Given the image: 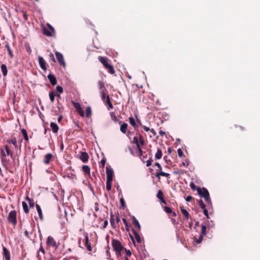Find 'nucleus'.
<instances>
[{
  "mask_svg": "<svg viewBox=\"0 0 260 260\" xmlns=\"http://www.w3.org/2000/svg\"><path fill=\"white\" fill-rule=\"evenodd\" d=\"M38 60L41 68L44 71H46L47 68L46 66V62L44 60L43 57L42 56H39L38 58Z\"/></svg>",
  "mask_w": 260,
  "mask_h": 260,
  "instance_id": "nucleus-11",
  "label": "nucleus"
},
{
  "mask_svg": "<svg viewBox=\"0 0 260 260\" xmlns=\"http://www.w3.org/2000/svg\"><path fill=\"white\" fill-rule=\"evenodd\" d=\"M21 12L23 13V15L24 19L25 20H27L28 18H27V16L26 12L24 11H21Z\"/></svg>",
  "mask_w": 260,
  "mask_h": 260,
  "instance_id": "nucleus-58",
  "label": "nucleus"
},
{
  "mask_svg": "<svg viewBox=\"0 0 260 260\" xmlns=\"http://www.w3.org/2000/svg\"><path fill=\"white\" fill-rule=\"evenodd\" d=\"M203 213L207 218H209L208 210L205 208L203 209Z\"/></svg>",
  "mask_w": 260,
  "mask_h": 260,
  "instance_id": "nucleus-57",
  "label": "nucleus"
},
{
  "mask_svg": "<svg viewBox=\"0 0 260 260\" xmlns=\"http://www.w3.org/2000/svg\"><path fill=\"white\" fill-rule=\"evenodd\" d=\"M164 209L165 212L167 213H171L172 212L171 209L169 207L165 206Z\"/></svg>",
  "mask_w": 260,
  "mask_h": 260,
  "instance_id": "nucleus-51",
  "label": "nucleus"
},
{
  "mask_svg": "<svg viewBox=\"0 0 260 260\" xmlns=\"http://www.w3.org/2000/svg\"><path fill=\"white\" fill-rule=\"evenodd\" d=\"M78 114L81 116L84 117V113L83 111V110H81V111H79Z\"/></svg>",
  "mask_w": 260,
  "mask_h": 260,
  "instance_id": "nucleus-62",
  "label": "nucleus"
},
{
  "mask_svg": "<svg viewBox=\"0 0 260 260\" xmlns=\"http://www.w3.org/2000/svg\"><path fill=\"white\" fill-rule=\"evenodd\" d=\"M3 254L6 259V260H10V254L9 251L8 250L7 248L3 246Z\"/></svg>",
  "mask_w": 260,
  "mask_h": 260,
  "instance_id": "nucleus-17",
  "label": "nucleus"
},
{
  "mask_svg": "<svg viewBox=\"0 0 260 260\" xmlns=\"http://www.w3.org/2000/svg\"><path fill=\"white\" fill-rule=\"evenodd\" d=\"M49 57H50V59L53 62H56L55 59L54 58V55L53 53H51L49 54Z\"/></svg>",
  "mask_w": 260,
  "mask_h": 260,
  "instance_id": "nucleus-56",
  "label": "nucleus"
},
{
  "mask_svg": "<svg viewBox=\"0 0 260 260\" xmlns=\"http://www.w3.org/2000/svg\"><path fill=\"white\" fill-rule=\"evenodd\" d=\"M120 209H124L126 207V204L125 203L124 200L123 198H121L120 199Z\"/></svg>",
  "mask_w": 260,
  "mask_h": 260,
  "instance_id": "nucleus-39",
  "label": "nucleus"
},
{
  "mask_svg": "<svg viewBox=\"0 0 260 260\" xmlns=\"http://www.w3.org/2000/svg\"><path fill=\"white\" fill-rule=\"evenodd\" d=\"M49 98L52 103L54 102V95L53 92H49Z\"/></svg>",
  "mask_w": 260,
  "mask_h": 260,
  "instance_id": "nucleus-48",
  "label": "nucleus"
},
{
  "mask_svg": "<svg viewBox=\"0 0 260 260\" xmlns=\"http://www.w3.org/2000/svg\"><path fill=\"white\" fill-rule=\"evenodd\" d=\"M190 187L193 190H197L198 191V189L200 187H197L196 184L193 182H191L190 183Z\"/></svg>",
  "mask_w": 260,
  "mask_h": 260,
  "instance_id": "nucleus-45",
  "label": "nucleus"
},
{
  "mask_svg": "<svg viewBox=\"0 0 260 260\" xmlns=\"http://www.w3.org/2000/svg\"><path fill=\"white\" fill-rule=\"evenodd\" d=\"M52 158V154L48 153V154H46L44 156V162L46 165L49 164L50 163V160H51Z\"/></svg>",
  "mask_w": 260,
  "mask_h": 260,
  "instance_id": "nucleus-19",
  "label": "nucleus"
},
{
  "mask_svg": "<svg viewBox=\"0 0 260 260\" xmlns=\"http://www.w3.org/2000/svg\"><path fill=\"white\" fill-rule=\"evenodd\" d=\"M8 220L13 225H15L17 223L16 212L15 210L11 211L8 215Z\"/></svg>",
  "mask_w": 260,
  "mask_h": 260,
  "instance_id": "nucleus-3",
  "label": "nucleus"
},
{
  "mask_svg": "<svg viewBox=\"0 0 260 260\" xmlns=\"http://www.w3.org/2000/svg\"><path fill=\"white\" fill-rule=\"evenodd\" d=\"M98 85L100 91H104L107 90L103 82L101 81H99L98 82Z\"/></svg>",
  "mask_w": 260,
  "mask_h": 260,
  "instance_id": "nucleus-28",
  "label": "nucleus"
},
{
  "mask_svg": "<svg viewBox=\"0 0 260 260\" xmlns=\"http://www.w3.org/2000/svg\"><path fill=\"white\" fill-rule=\"evenodd\" d=\"M98 60L103 64L104 66L108 62V59L106 57L100 56L98 57Z\"/></svg>",
  "mask_w": 260,
  "mask_h": 260,
  "instance_id": "nucleus-24",
  "label": "nucleus"
},
{
  "mask_svg": "<svg viewBox=\"0 0 260 260\" xmlns=\"http://www.w3.org/2000/svg\"><path fill=\"white\" fill-rule=\"evenodd\" d=\"M80 159L83 162H86L88 161L89 159V156L86 152H81Z\"/></svg>",
  "mask_w": 260,
  "mask_h": 260,
  "instance_id": "nucleus-12",
  "label": "nucleus"
},
{
  "mask_svg": "<svg viewBox=\"0 0 260 260\" xmlns=\"http://www.w3.org/2000/svg\"><path fill=\"white\" fill-rule=\"evenodd\" d=\"M46 243L48 245L53 248L57 247V244L54 238L51 236H48L47 239Z\"/></svg>",
  "mask_w": 260,
  "mask_h": 260,
  "instance_id": "nucleus-7",
  "label": "nucleus"
},
{
  "mask_svg": "<svg viewBox=\"0 0 260 260\" xmlns=\"http://www.w3.org/2000/svg\"><path fill=\"white\" fill-rule=\"evenodd\" d=\"M47 26L49 28H44V34L47 36L51 37L55 33V30L54 28L50 24H47Z\"/></svg>",
  "mask_w": 260,
  "mask_h": 260,
  "instance_id": "nucleus-4",
  "label": "nucleus"
},
{
  "mask_svg": "<svg viewBox=\"0 0 260 260\" xmlns=\"http://www.w3.org/2000/svg\"><path fill=\"white\" fill-rule=\"evenodd\" d=\"M122 221L123 224V225H122V229L123 231H126V232H129V223L128 220L126 217L122 218Z\"/></svg>",
  "mask_w": 260,
  "mask_h": 260,
  "instance_id": "nucleus-8",
  "label": "nucleus"
},
{
  "mask_svg": "<svg viewBox=\"0 0 260 260\" xmlns=\"http://www.w3.org/2000/svg\"><path fill=\"white\" fill-rule=\"evenodd\" d=\"M142 127L146 132L149 131L150 130L148 127L145 125L142 126Z\"/></svg>",
  "mask_w": 260,
  "mask_h": 260,
  "instance_id": "nucleus-63",
  "label": "nucleus"
},
{
  "mask_svg": "<svg viewBox=\"0 0 260 260\" xmlns=\"http://www.w3.org/2000/svg\"><path fill=\"white\" fill-rule=\"evenodd\" d=\"M1 71L3 73V74L4 76H6L8 74V70L7 68V66L5 64H2L1 65Z\"/></svg>",
  "mask_w": 260,
  "mask_h": 260,
  "instance_id": "nucleus-29",
  "label": "nucleus"
},
{
  "mask_svg": "<svg viewBox=\"0 0 260 260\" xmlns=\"http://www.w3.org/2000/svg\"><path fill=\"white\" fill-rule=\"evenodd\" d=\"M56 90L59 93H62L63 92V88L60 86H57L56 87Z\"/></svg>",
  "mask_w": 260,
  "mask_h": 260,
  "instance_id": "nucleus-50",
  "label": "nucleus"
},
{
  "mask_svg": "<svg viewBox=\"0 0 260 260\" xmlns=\"http://www.w3.org/2000/svg\"><path fill=\"white\" fill-rule=\"evenodd\" d=\"M110 116H111V119L113 121H117L118 120L114 112H111L110 113Z\"/></svg>",
  "mask_w": 260,
  "mask_h": 260,
  "instance_id": "nucleus-47",
  "label": "nucleus"
},
{
  "mask_svg": "<svg viewBox=\"0 0 260 260\" xmlns=\"http://www.w3.org/2000/svg\"><path fill=\"white\" fill-rule=\"evenodd\" d=\"M156 197L161 203L166 204V202L164 198V193L161 190L158 191Z\"/></svg>",
  "mask_w": 260,
  "mask_h": 260,
  "instance_id": "nucleus-15",
  "label": "nucleus"
},
{
  "mask_svg": "<svg viewBox=\"0 0 260 260\" xmlns=\"http://www.w3.org/2000/svg\"><path fill=\"white\" fill-rule=\"evenodd\" d=\"M198 193L201 197L204 198V197H206L207 195H208L209 193L208 190L206 188L203 187L202 188H198Z\"/></svg>",
  "mask_w": 260,
  "mask_h": 260,
  "instance_id": "nucleus-10",
  "label": "nucleus"
},
{
  "mask_svg": "<svg viewBox=\"0 0 260 260\" xmlns=\"http://www.w3.org/2000/svg\"><path fill=\"white\" fill-rule=\"evenodd\" d=\"M183 171L181 170H178L177 171H173V174L175 175L183 174Z\"/></svg>",
  "mask_w": 260,
  "mask_h": 260,
  "instance_id": "nucleus-52",
  "label": "nucleus"
},
{
  "mask_svg": "<svg viewBox=\"0 0 260 260\" xmlns=\"http://www.w3.org/2000/svg\"><path fill=\"white\" fill-rule=\"evenodd\" d=\"M132 230L135 235V238L137 242L139 243H141L142 242L141 238L140 235H139L138 232L136 230L133 229H132Z\"/></svg>",
  "mask_w": 260,
  "mask_h": 260,
  "instance_id": "nucleus-21",
  "label": "nucleus"
},
{
  "mask_svg": "<svg viewBox=\"0 0 260 260\" xmlns=\"http://www.w3.org/2000/svg\"><path fill=\"white\" fill-rule=\"evenodd\" d=\"M112 245L117 255H120L121 253L124 251L127 255L130 256V250H127L124 248L118 240L113 239L112 241Z\"/></svg>",
  "mask_w": 260,
  "mask_h": 260,
  "instance_id": "nucleus-2",
  "label": "nucleus"
},
{
  "mask_svg": "<svg viewBox=\"0 0 260 260\" xmlns=\"http://www.w3.org/2000/svg\"><path fill=\"white\" fill-rule=\"evenodd\" d=\"M189 164L187 161L186 162H182L180 165V167L185 166L187 167L188 166Z\"/></svg>",
  "mask_w": 260,
  "mask_h": 260,
  "instance_id": "nucleus-59",
  "label": "nucleus"
},
{
  "mask_svg": "<svg viewBox=\"0 0 260 260\" xmlns=\"http://www.w3.org/2000/svg\"><path fill=\"white\" fill-rule=\"evenodd\" d=\"M4 148L6 151V154L5 153L4 150L3 149H1V152L2 157H3V156L6 157L7 155L10 156L11 157H12L13 153L9 149V146L7 145H5ZM2 159H3V158H2Z\"/></svg>",
  "mask_w": 260,
  "mask_h": 260,
  "instance_id": "nucleus-6",
  "label": "nucleus"
},
{
  "mask_svg": "<svg viewBox=\"0 0 260 260\" xmlns=\"http://www.w3.org/2000/svg\"><path fill=\"white\" fill-rule=\"evenodd\" d=\"M153 161V160L152 159V158H149L147 161H146V166L147 167H149L152 164V162Z\"/></svg>",
  "mask_w": 260,
  "mask_h": 260,
  "instance_id": "nucleus-55",
  "label": "nucleus"
},
{
  "mask_svg": "<svg viewBox=\"0 0 260 260\" xmlns=\"http://www.w3.org/2000/svg\"><path fill=\"white\" fill-rule=\"evenodd\" d=\"M48 79H49L50 82L52 85H55L57 83V80L56 77L54 75L52 74H49L48 75Z\"/></svg>",
  "mask_w": 260,
  "mask_h": 260,
  "instance_id": "nucleus-16",
  "label": "nucleus"
},
{
  "mask_svg": "<svg viewBox=\"0 0 260 260\" xmlns=\"http://www.w3.org/2000/svg\"><path fill=\"white\" fill-rule=\"evenodd\" d=\"M106 159L104 158H103L101 161V164L102 165V168H104L105 165V164H106Z\"/></svg>",
  "mask_w": 260,
  "mask_h": 260,
  "instance_id": "nucleus-60",
  "label": "nucleus"
},
{
  "mask_svg": "<svg viewBox=\"0 0 260 260\" xmlns=\"http://www.w3.org/2000/svg\"><path fill=\"white\" fill-rule=\"evenodd\" d=\"M177 152H178V156L179 157H182L183 156V152L180 148H179L177 150Z\"/></svg>",
  "mask_w": 260,
  "mask_h": 260,
  "instance_id": "nucleus-54",
  "label": "nucleus"
},
{
  "mask_svg": "<svg viewBox=\"0 0 260 260\" xmlns=\"http://www.w3.org/2000/svg\"><path fill=\"white\" fill-rule=\"evenodd\" d=\"M135 116L136 118V121H135V119L131 117V125L135 127L136 126H138L141 124V120L138 118L137 115L135 114Z\"/></svg>",
  "mask_w": 260,
  "mask_h": 260,
  "instance_id": "nucleus-13",
  "label": "nucleus"
},
{
  "mask_svg": "<svg viewBox=\"0 0 260 260\" xmlns=\"http://www.w3.org/2000/svg\"><path fill=\"white\" fill-rule=\"evenodd\" d=\"M82 170L83 172L87 175H89L90 173V167L88 166L87 165H83L82 166Z\"/></svg>",
  "mask_w": 260,
  "mask_h": 260,
  "instance_id": "nucleus-25",
  "label": "nucleus"
},
{
  "mask_svg": "<svg viewBox=\"0 0 260 260\" xmlns=\"http://www.w3.org/2000/svg\"><path fill=\"white\" fill-rule=\"evenodd\" d=\"M198 204L199 205V206L203 209L206 208V205L203 203V201L202 200H199L197 201Z\"/></svg>",
  "mask_w": 260,
  "mask_h": 260,
  "instance_id": "nucleus-42",
  "label": "nucleus"
},
{
  "mask_svg": "<svg viewBox=\"0 0 260 260\" xmlns=\"http://www.w3.org/2000/svg\"><path fill=\"white\" fill-rule=\"evenodd\" d=\"M204 198L208 205H212V202L209 194L208 195H207L206 197H204Z\"/></svg>",
  "mask_w": 260,
  "mask_h": 260,
  "instance_id": "nucleus-40",
  "label": "nucleus"
},
{
  "mask_svg": "<svg viewBox=\"0 0 260 260\" xmlns=\"http://www.w3.org/2000/svg\"><path fill=\"white\" fill-rule=\"evenodd\" d=\"M6 47L7 49V50L9 52V54L10 57L12 58L13 57V54L12 51L8 43H7V44L6 45Z\"/></svg>",
  "mask_w": 260,
  "mask_h": 260,
  "instance_id": "nucleus-41",
  "label": "nucleus"
},
{
  "mask_svg": "<svg viewBox=\"0 0 260 260\" xmlns=\"http://www.w3.org/2000/svg\"><path fill=\"white\" fill-rule=\"evenodd\" d=\"M162 152L160 149H157V152L155 153V157L156 159H160L162 157Z\"/></svg>",
  "mask_w": 260,
  "mask_h": 260,
  "instance_id": "nucleus-34",
  "label": "nucleus"
},
{
  "mask_svg": "<svg viewBox=\"0 0 260 260\" xmlns=\"http://www.w3.org/2000/svg\"><path fill=\"white\" fill-rule=\"evenodd\" d=\"M21 133H22V135L24 137V138L25 140L26 141H28V137L27 131L25 129H22L21 130Z\"/></svg>",
  "mask_w": 260,
  "mask_h": 260,
  "instance_id": "nucleus-37",
  "label": "nucleus"
},
{
  "mask_svg": "<svg viewBox=\"0 0 260 260\" xmlns=\"http://www.w3.org/2000/svg\"><path fill=\"white\" fill-rule=\"evenodd\" d=\"M203 237L204 236L201 234L199 239L196 240V242L199 244L201 243L203 240Z\"/></svg>",
  "mask_w": 260,
  "mask_h": 260,
  "instance_id": "nucleus-53",
  "label": "nucleus"
},
{
  "mask_svg": "<svg viewBox=\"0 0 260 260\" xmlns=\"http://www.w3.org/2000/svg\"><path fill=\"white\" fill-rule=\"evenodd\" d=\"M25 200L28 202L29 206L30 208H33L35 206V202L32 199H30L27 196L25 197Z\"/></svg>",
  "mask_w": 260,
  "mask_h": 260,
  "instance_id": "nucleus-31",
  "label": "nucleus"
},
{
  "mask_svg": "<svg viewBox=\"0 0 260 260\" xmlns=\"http://www.w3.org/2000/svg\"><path fill=\"white\" fill-rule=\"evenodd\" d=\"M22 205L24 213L27 214L29 212V209L27 203L25 202H22Z\"/></svg>",
  "mask_w": 260,
  "mask_h": 260,
  "instance_id": "nucleus-32",
  "label": "nucleus"
},
{
  "mask_svg": "<svg viewBox=\"0 0 260 260\" xmlns=\"http://www.w3.org/2000/svg\"><path fill=\"white\" fill-rule=\"evenodd\" d=\"M180 210L182 214L185 218L186 219H188L190 215L188 211L186 209H184L183 207H181Z\"/></svg>",
  "mask_w": 260,
  "mask_h": 260,
  "instance_id": "nucleus-22",
  "label": "nucleus"
},
{
  "mask_svg": "<svg viewBox=\"0 0 260 260\" xmlns=\"http://www.w3.org/2000/svg\"><path fill=\"white\" fill-rule=\"evenodd\" d=\"M154 166L157 167V168L156 169V171H157V172H160L161 171L162 168L161 167V165L158 162L155 163Z\"/></svg>",
  "mask_w": 260,
  "mask_h": 260,
  "instance_id": "nucleus-46",
  "label": "nucleus"
},
{
  "mask_svg": "<svg viewBox=\"0 0 260 260\" xmlns=\"http://www.w3.org/2000/svg\"><path fill=\"white\" fill-rule=\"evenodd\" d=\"M132 144L136 145V153L137 155L141 157L142 155V146L144 144V140L143 138V136L140 134H137L136 136H135L132 141Z\"/></svg>",
  "mask_w": 260,
  "mask_h": 260,
  "instance_id": "nucleus-1",
  "label": "nucleus"
},
{
  "mask_svg": "<svg viewBox=\"0 0 260 260\" xmlns=\"http://www.w3.org/2000/svg\"><path fill=\"white\" fill-rule=\"evenodd\" d=\"M193 199L192 197V196H187V197H186L185 198V200L186 202H190L191 201V200Z\"/></svg>",
  "mask_w": 260,
  "mask_h": 260,
  "instance_id": "nucleus-61",
  "label": "nucleus"
},
{
  "mask_svg": "<svg viewBox=\"0 0 260 260\" xmlns=\"http://www.w3.org/2000/svg\"><path fill=\"white\" fill-rule=\"evenodd\" d=\"M91 115V109L90 107H87L86 109V116L89 117Z\"/></svg>",
  "mask_w": 260,
  "mask_h": 260,
  "instance_id": "nucleus-43",
  "label": "nucleus"
},
{
  "mask_svg": "<svg viewBox=\"0 0 260 260\" xmlns=\"http://www.w3.org/2000/svg\"><path fill=\"white\" fill-rule=\"evenodd\" d=\"M7 142L13 144L15 146V147H17V141L15 138L9 139L7 140Z\"/></svg>",
  "mask_w": 260,
  "mask_h": 260,
  "instance_id": "nucleus-35",
  "label": "nucleus"
},
{
  "mask_svg": "<svg viewBox=\"0 0 260 260\" xmlns=\"http://www.w3.org/2000/svg\"><path fill=\"white\" fill-rule=\"evenodd\" d=\"M55 55H56V58L58 62H59V64L60 66L64 67L66 66V62L64 60V58H63V55L61 53H60L58 51H56Z\"/></svg>",
  "mask_w": 260,
  "mask_h": 260,
  "instance_id": "nucleus-5",
  "label": "nucleus"
},
{
  "mask_svg": "<svg viewBox=\"0 0 260 260\" xmlns=\"http://www.w3.org/2000/svg\"><path fill=\"white\" fill-rule=\"evenodd\" d=\"M85 245L89 251H91L92 250L91 244L89 242V239L87 233L85 234Z\"/></svg>",
  "mask_w": 260,
  "mask_h": 260,
  "instance_id": "nucleus-14",
  "label": "nucleus"
},
{
  "mask_svg": "<svg viewBox=\"0 0 260 260\" xmlns=\"http://www.w3.org/2000/svg\"><path fill=\"white\" fill-rule=\"evenodd\" d=\"M112 181L106 180V189L108 191H110L112 187Z\"/></svg>",
  "mask_w": 260,
  "mask_h": 260,
  "instance_id": "nucleus-38",
  "label": "nucleus"
},
{
  "mask_svg": "<svg viewBox=\"0 0 260 260\" xmlns=\"http://www.w3.org/2000/svg\"><path fill=\"white\" fill-rule=\"evenodd\" d=\"M72 104L78 112L82 110L81 105L79 103H76L74 101H72Z\"/></svg>",
  "mask_w": 260,
  "mask_h": 260,
  "instance_id": "nucleus-30",
  "label": "nucleus"
},
{
  "mask_svg": "<svg viewBox=\"0 0 260 260\" xmlns=\"http://www.w3.org/2000/svg\"><path fill=\"white\" fill-rule=\"evenodd\" d=\"M107 180L112 181L114 175L113 170L112 169L106 167Z\"/></svg>",
  "mask_w": 260,
  "mask_h": 260,
  "instance_id": "nucleus-9",
  "label": "nucleus"
},
{
  "mask_svg": "<svg viewBox=\"0 0 260 260\" xmlns=\"http://www.w3.org/2000/svg\"><path fill=\"white\" fill-rule=\"evenodd\" d=\"M132 219L133 220V223L134 226L138 229V231H140L141 229V225L139 222V221L137 220L135 216H132Z\"/></svg>",
  "mask_w": 260,
  "mask_h": 260,
  "instance_id": "nucleus-23",
  "label": "nucleus"
},
{
  "mask_svg": "<svg viewBox=\"0 0 260 260\" xmlns=\"http://www.w3.org/2000/svg\"><path fill=\"white\" fill-rule=\"evenodd\" d=\"M169 175L170 174L169 173L160 171V172H157L155 175V176L156 177L159 178L160 176L168 177Z\"/></svg>",
  "mask_w": 260,
  "mask_h": 260,
  "instance_id": "nucleus-27",
  "label": "nucleus"
},
{
  "mask_svg": "<svg viewBox=\"0 0 260 260\" xmlns=\"http://www.w3.org/2000/svg\"><path fill=\"white\" fill-rule=\"evenodd\" d=\"M36 209H37V210L40 219L43 220V213H42L40 206L38 204H36Z\"/></svg>",
  "mask_w": 260,
  "mask_h": 260,
  "instance_id": "nucleus-26",
  "label": "nucleus"
},
{
  "mask_svg": "<svg viewBox=\"0 0 260 260\" xmlns=\"http://www.w3.org/2000/svg\"><path fill=\"white\" fill-rule=\"evenodd\" d=\"M50 127L54 133H57L59 129V127L57 124L55 122H51L50 123Z\"/></svg>",
  "mask_w": 260,
  "mask_h": 260,
  "instance_id": "nucleus-20",
  "label": "nucleus"
},
{
  "mask_svg": "<svg viewBox=\"0 0 260 260\" xmlns=\"http://www.w3.org/2000/svg\"><path fill=\"white\" fill-rule=\"evenodd\" d=\"M106 102L108 105V109H111L113 108V105L110 101V97L108 95L106 96Z\"/></svg>",
  "mask_w": 260,
  "mask_h": 260,
  "instance_id": "nucleus-36",
  "label": "nucleus"
},
{
  "mask_svg": "<svg viewBox=\"0 0 260 260\" xmlns=\"http://www.w3.org/2000/svg\"><path fill=\"white\" fill-rule=\"evenodd\" d=\"M159 134L160 136H163L166 135V133L162 130H159Z\"/></svg>",
  "mask_w": 260,
  "mask_h": 260,
  "instance_id": "nucleus-64",
  "label": "nucleus"
},
{
  "mask_svg": "<svg viewBox=\"0 0 260 260\" xmlns=\"http://www.w3.org/2000/svg\"><path fill=\"white\" fill-rule=\"evenodd\" d=\"M127 124L126 123H123L120 126V131L123 133H125L127 127Z\"/></svg>",
  "mask_w": 260,
  "mask_h": 260,
  "instance_id": "nucleus-33",
  "label": "nucleus"
},
{
  "mask_svg": "<svg viewBox=\"0 0 260 260\" xmlns=\"http://www.w3.org/2000/svg\"><path fill=\"white\" fill-rule=\"evenodd\" d=\"M106 92H107V90H104V91H100V92L101 94V96L103 100L106 98V96L107 95H106Z\"/></svg>",
  "mask_w": 260,
  "mask_h": 260,
  "instance_id": "nucleus-49",
  "label": "nucleus"
},
{
  "mask_svg": "<svg viewBox=\"0 0 260 260\" xmlns=\"http://www.w3.org/2000/svg\"><path fill=\"white\" fill-rule=\"evenodd\" d=\"M206 229H207V227L205 225H202V230H201V235H203L204 236H206L207 233H206Z\"/></svg>",
  "mask_w": 260,
  "mask_h": 260,
  "instance_id": "nucleus-44",
  "label": "nucleus"
},
{
  "mask_svg": "<svg viewBox=\"0 0 260 260\" xmlns=\"http://www.w3.org/2000/svg\"><path fill=\"white\" fill-rule=\"evenodd\" d=\"M104 67L108 71L110 74H114L115 73L113 67L109 64L108 62L105 64Z\"/></svg>",
  "mask_w": 260,
  "mask_h": 260,
  "instance_id": "nucleus-18",
  "label": "nucleus"
}]
</instances>
